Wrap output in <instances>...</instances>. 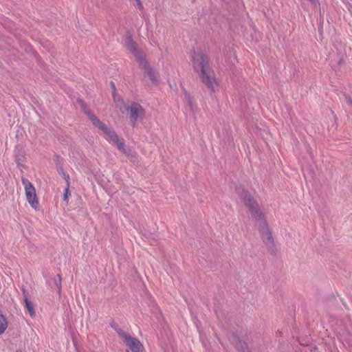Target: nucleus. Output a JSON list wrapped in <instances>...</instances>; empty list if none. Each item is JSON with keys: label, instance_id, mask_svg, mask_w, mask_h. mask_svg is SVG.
I'll return each mask as SVG.
<instances>
[{"label": "nucleus", "instance_id": "1", "mask_svg": "<svg viewBox=\"0 0 352 352\" xmlns=\"http://www.w3.org/2000/svg\"><path fill=\"white\" fill-rule=\"evenodd\" d=\"M192 67L199 76L202 82L208 89L214 92L219 89V81L215 78L214 72L209 66L208 58L204 54L199 52L194 53Z\"/></svg>", "mask_w": 352, "mask_h": 352}, {"label": "nucleus", "instance_id": "2", "mask_svg": "<svg viewBox=\"0 0 352 352\" xmlns=\"http://www.w3.org/2000/svg\"><path fill=\"white\" fill-rule=\"evenodd\" d=\"M123 44L134 56L136 60L138 62L140 67L144 72V78L149 81L152 85H157L158 84V76L156 73L150 67L146 60L145 59L143 52L137 47V45L133 42L131 36L127 34L123 40Z\"/></svg>", "mask_w": 352, "mask_h": 352}, {"label": "nucleus", "instance_id": "3", "mask_svg": "<svg viewBox=\"0 0 352 352\" xmlns=\"http://www.w3.org/2000/svg\"><path fill=\"white\" fill-rule=\"evenodd\" d=\"M237 193L243 201L244 204L248 208L252 217L259 222V229L264 238L271 239V233L269 231L266 224L264 215L258 208V204L254 201L252 195L243 188H238Z\"/></svg>", "mask_w": 352, "mask_h": 352}, {"label": "nucleus", "instance_id": "4", "mask_svg": "<svg viewBox=\"0 0 352 352\" xmlns=\"http://www.w3.org/2000/svg\"><path fill=\"white\" fill-rule=\"evenodd\" d=\"M85 112L87 113L94 125H95L101 131L102 135L108 142L112 144L116 145L118 148L125 155H126L131 161L134 162L136 160V153L131 148H125L122 141L119 139L118 136L113 131L101 122L94 114L87 111Z\"/></svg>", "mask_w": 352, "mask_h": 352}, {"label": "nucleus", "instance_id": "5", "mask_svg": "<svg viewBox=\"0 0 352 352\" xmlns=\"http://www.w3.org/2000/svg\"><path fill=\"white\" fill-rule=\"evenodd\" d=\"M113 100L116 105L122 112L128 111L130 114V121L133 126L138 121H142L144 117V109L142 107L135 102H131L130 104H126L122 98H117L113 94Z\"/></svg>", "mask_w": 352, "mask_h": 352}, {"label": "nucleus", "instance_id": "6", "mask_svg": "<svg viewBox=\"0 0 352 352\" xmlns=\"http://www.w3.org/2000/svg\"><path fill=\"white\" fill-rule=\"evenodd\" d=\"M122 341L133 351L143 352L144 346L136 338L132 337L120 329H116Z\"/></svg>", "mask_w": 352, "mask_h": 352}, {"label": "nucleus", "instance_id": "7", "mask_svg": "<svg viewBox=\"0 0 352 352\" xmlns=\"http://www.w3.org/2000/svg\"><path fill=\"white\" fill-rule=\"evenodd\" d=\"M22 183L25 187V196L30 206L37 210L39 207V203L36 197V190L31 182L26 179H22Z\"/></svg>", "mask_w": 352, "mask_h": 352}, {"label": "nucleus", "instance_id": "8", "mask_svg": "<svg viewBox=\"0 0 352 352\" xmlns=\"http://www.w3.org/2000/svg\"><path fill=\"white\" fill-rule=\"evenodd\" d=\"M8 327V322L5 315L0 310V336L2 335Z\"/></svg>", "mask_w": 352, "mask_h": 352}, {"label": "nucleus", "instance_id": "9", "mask_svg": "<svg viewBox=\"0 0 352 352\" xmlns=\"http://www.w3.org/2000/svg\"><path fill=\"white\" fill-rule=\"evenodd\" d=\"M25 306L27 309L28 311L29 312L30 315L33 317L34 316L35 312L32 303L28 299V298H25L24 300Z\"/></svg>", "mask_w": 352, "mask_h": 352}, {"label": "nucleus", "instance_id": "10", "mask_svg": "<svg viewBox=\"0 0 352 352\" xmlns=\"http://www.w3.org/2000/svg\"><path fill=\"white\" fill-rule=\"evenodd\" d=\"M185 99L191 111H194L197 108V105L194 99L188 94H185Z\"/></svg>", "mask_w": 352, "mask_h": 352}, {"label": "nucleus", "instance_id": "11", "mask_svg": "<svg viewBox=\"0 0 352 352\" xmlns=\"http://www.w3.org/2000/svg\"><path fill=\"white\" fill-rule=\"evenodd\" d=\"M68 196V189H66L65 193L64 195V199L66 200Z\"/></svg>", "mask_w": 352, "mask_h": 352}, {"label": "nucleus", "instance_id": "12", "mask_svg": "<svg viewBox=\"0 0 352 352\" xmlns=\"http://www.w3.org/2000/svg\"><path fill=\"white\" fill-rule=\"evenodd\" d=\"M80 103L81 104L82 107H83V104L82 103V101H80Z\"/></svg>", "mask_w": 352, "mask_h": 352}, {"label": "nucleus", "instance_id": "13", "mask_svg": "<svg viewBox=\"0 0 352 352\" xmlns=\"http://www.w3.org/2000/svg\"><path fill=\"white\" fill-rule=\"evenodd\" d=\"M311 1H314V0H310Z\"/></svg>", "mask_w": 352, "mask_h": 352}]
</instances>
